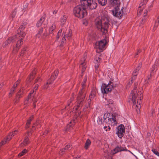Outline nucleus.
Segmentation results:
<instances>
[{
  "label": "nucleus",
  "instance_id": "f257e3e1",
  "mask_svg": "<svg viewBox=\"0 0 159 159\" xmlns=\"http://www.w3.org/2000/svg\"><path fill=\"white\" fill-rule=\"evenodd\" d=\"M87 79V76H85L81 84L82 88L79 92L77 98L76 106L74 107L73 109V112L76 113H78V114L80 113L79 111L83 106L84 102V99L86 95V93L84 91V88L85 87V83L86 82Z\"/></svg>",
  "mask_w": 159,
  "mask_h": 159
},
{
  "label": "nucleus",
  "instance_id": "f03ea898",
  "mask_svg": "<svg viewBox=\"0 0 159 159\" xmlns=\"http://www.w3.org/2000/svg\"><path fill=\"white\" fill-rule=\"evenodd\" d=\"M137 84V83H134V89L131 91L129 98L132 100L134 106H135L136 107L139 109L141 107V100L143 99V97L141 96L143 92L142 90L141 91H140V93L139 92L138 93L136 94V89Z\"/></svg>",
  "mask_w": 159,
  "mask_h": 159
},
{
  "label": "nucleus",
  "instance_id": "7ed1b4c3",
  "mask_svg": "<svg viewBox=\"0 0 159 159\" xmlns=\"http://www.w3.org/2000/svg\"><path fill=\"white\" fill-rule=\"evenodd\" d=\"M109 20L106 17H103L101 19L97 18L95 20V24L98 29L103 34L107 32V29L109 27Z\"/></svg>",
  "mask_w": 159,
  "mask_h": 159
},
{
  "label": "nucleus",
  "instance_id": "20e7f679",
  "mask_svg": "<svg viewBox=\"0 0 159 159\" xmlns=\"http://www.w3.org/2000/svg\"><path fill=\"white\" fill-rule=\"evenodd\" d=\"M73 13L75 16L81 19L86 16L87 13L84 6L80 4L75 7L73 10Z\"/></svg>",
  "mask_w": 159,
  "mask_h": 159
},
{
  "label": "nucleus",
  "instance_id": "39448f33",
  "mask_svg": "<svg viewBox=\"0 0 159 159\" xmlns=\"http://www.w3.org/2000/svg\"><path fill=\"white\" fill-rule=\"evenodd\" d=\"M80 3L84 6L86 9L87 8L92 10L95 9L97 6V3L93 0H81Z\"/></svg>",
  "mask_w": 159,
  "mask_h": 159
},
{
  "label": "nucleus",
  "instance_id": "423d86ee",
  "mask_svg": "<svg viewBox=\"0 0 159 159\" xmlns=\"http://www.w3.org/2000/svg\"><path fill=\"white\" fill-rule=\"evenodd\" d=\"M113 88V83L110 81L107 85L105 84H103L101 87V90L103 94H107L111 91Z\"/></svg>",
  "mask_w": 159,
  "mask_h": 159
},
{
  "label": "nucleus",
  "instance_id": "0eeeda50",
  "mask_svg": "<svg viewBox=\"0 0 159 159\" xmlns=\"http://www.w3.org/2000/svg\"><path fill=\"white\" fill-rule=\"evenodd\" d=\"M112 10V12L113 15L115 17L120 18L124 14L123 10L124 7H122L120 10V6L115 7Z\"/></svg>",
  "mask_w": 159,
  "mask_h": 159
},
{
  "label": "nucleus",
  "instance_id": "6e6552de",
  "mask_svg": "<svg viewBox=\"0 0 159 159\" xmlns=\"http://www.w3.org/2000/svg\"><path fill=\"white\" fill-rule=\"evenodd\" d=\"M15 36H16V38L15 39L16 43V47L14 48V50L16 52L18 51L21 45L23 44V39L22 38H21L19 33H17Z\"/></svg>",
  "mask_w": 159,
  "mask_h": 159
},
{
  "label": "nucleus",
  "instance_id": "1a4fd4ad",
  "mask_svg": "<svg viewBox=\"0 0 159 159\" xmlns=\"http://www.w3.org/2000/svg\"><path fill=\"white\" fill-rule=\"evenodd\" d=\"M104 121L103 122V123L104 122H107V125L108 124L110 125L111 126H114L117 123V122L116 120V118L115 116H112V117L109 118V117H106L105 118V115L104 116Z\"/></svg>",
  "mask_w": 159,
  "mask_h": 159
},
{
  "label": "nucleus",
  "instance_id": "9d476101",
  "mask_svg": "<svg viewBox=\"0 0 159 159\" xmlns=\"http://www.w3.org/2000/svg\"><path fill=\"white\" fill-rule=\"evenodd\" d=\"M58 72L57 70L55 71L54 73L52 75L50 79L48 80L46 84L44 86V88L47 89L49 87V85L51 84L52 82L56 79L58 75Z\"/></svg>",
  "mask_w": 159,
  "mask_h": 159
},
{
  "label": "nucleus",
  "instance_id": "9b49d317",
  "mask_svg": "<svg viewBox=\"0 0 159 159\" xmlns=\"http://www.w3.org/2000/svg\"><path fill=\"white\" fill-rule=\"evenodd\" d=\"M125 132V128L123 125L121 124L117 127L116 134L119 138H121L124 135L123 134Z\"/></svg>",
  "mask_w": 159,
  "mask_h": 159
},
{
  "label": "nucleus",
  "instance_id": "f8f14e48",
  "mask_svg": "<svg viewBox=\"0 0 159 159\" xmlns=\"http://www.w3.org/2000/svg\"><path fill=\"white\" fill-rule=\"evenodd\" d=\"M87 53H85L84 56L80 60V68L81 69L82 72H84L86 68V63L85 61L86 59Z\"/></svg>",
  "mask_w": 159,
  "mask_h": 159
},
{
  "label": "nucleus",
  "instance_id": "ddd939ff",
  "mask_svg": "<svg viewBox=\"0 0 159 159\" xmlns=\"http://www.w3.org/2000/svg\"><path fill=\"white\" fill-rule=\"evenodd\" d=\"M106 43V40L103 39L99 42H96V47L99 49L103 50L104 49Z\"/></svg>",
  "mask_w": 159,
  "mask_h": 159
},
{
  "label": "nucleus",
  "instance_id": "4468645a",
  "mask_svg": "<svg viewBox=\"0 0 159 159\" xmlns=\"http://www.w3.org/2000/svg\"><path fill=\"white\" fill-rule=\"evenodd\" d=\"M16 36H14L12 37H11L8 38L7 40L4 42L2 44V46L3 48H5L7 46H8L11 42L13 43L16 42Z\"/></svg>",
  "mask_w": 159,
  "mask_h": 159
},
{
  "label": "nucleus",
  "instance_id": "2eb2a0df",
  "mask_svg": "<svg viewBox=\"0 0 159 159\" xmlns=\"http://www.w3.org/2000/svg\"><path fill=\"white\" fill-rule=\"evenodd\" d=\"M17 130H15L12 133H11L10 134L8 135L6 139H4L0 143V146L5 144L7 141H9L11 139V137L15 135L17 133Z\"/></svg>",
  "mask_w": 159,
  "mask_h": 159
},
{
  "label": "nucleus",
  "instance_id": "dca6fc26",
  "mask_svg": "<svg viewBox=\"0 0 159 159\" xmlns=\"http://www.w3.org/2000/svg\"><path fill=\"white\" fill-rule=\"evenodd\" d=\"M159 65V63L158 61H156L154 64L152 66L151 69V70L150 73L151 75H153L154 73L157 70V67Z\"/></svg>",
  "mask_w": 159,
  "mask_h": 159
},
{
  "label": "nucleus",
  "instance_id": "f3484780",
  "mask_svg": "<svg viewBox=\"0 0 159 159\" xmlns=\"http://www.w3.org/2000/svg\"><path fill=\"white\" fill-rule=\"evenodd\" d=\"M36 74V71L35 69H34L30 73L27 79L26 80L27 83H30L34 79L35 75Z\"/></svg>",
  "mask_w": 159,
  "mask_h": 159
},
{
  "label": "nucleus",
  "instance_id": "a211bd4d",
  "mask_svg": "<svg viewBox=\"0 0 159 159\" xmlns=\"http://www.w3.org/2000/svg\"><path fill=\"white\" fill-rule=\"evenodd\" d=\"M126 150L127 149L126 148L118 146L113 150L112 152L113 154H115L120 152L123 151H126Z\"/></svg>",
  "mask_w": 159,
  "mask_h": 159
},
{
  "label": "nucleus",
  "instance_id": "6ab92c4d",
  "mask_svg": "<svg viewBox=\"0 0 159 159\" xmlns=\"http://www.w3.org/2000/svg\"><path fill=\"white\" fill-rule=\"evenodd\" d=\"M110 2L114 7L120 6V0H110Z\"/></svg>",
  "mask_w": 159,
  "mask_h": 159
},
{
  "label": "nucleus",
  "instance_id": "aec40b11",
  "mask_svg": "<svg viewBox=\"0 0 159 159\" xmlns=\"http://www.w3.org/2000/svg\"><path fill=\"white\" fill-rule=\"evenodd\" d=\"M45 20V18L44 17H42L39 20L36 24V26L39 27L42 25V27L43 26V25L45 26V24H43V22Z\"/></svg>",
  "mask_w": 159,
  "mask_h": 159
},
{
  "label": "nucleus",
  "instance_id": "412c9836",
  "mask_svg": "<svg viewBox=\"0 0 159 159\" xmlns=\"http://www.w3.org/2000/svg\"><path fill=\"white\" fill-rule=\"evenodd\" d=\"M148 12V11L147 10H145L144 12V14H143V17H144L143 18L140 22V26L142 25V24H143L145 22V19L147 18V16L146 15H147V13Z\"/></svg>",
  "mask_w": 159,
  "mask_h": 159
},
{
  "label": "nucleus",
  "instance_id": "4be33fe9",
  "mask_svg": "<svg viewBox=\"0 0 159 159\" xmlns=\"http://www.w3.org/2000/svg\"><path fill=\"white\" fill-rule=\"evenodd\" d=\"M56 28V25L53 23L49 28V32L50 34H52L53 32L55 30Z\"/></svg>",
  "mask_w": 159,
  "mask_h": 159
},
{
  "label": "nucleus",
  "instance_id": "5701e85b",
  "mask_svg": "<svg viewBox=\"0 0 159 159\" xmlns=\"http://www.w3.org/2000/svg\"><path fill=\"white\" fill-rule=\"evenodd\" d=\"M23 92L22 91L21 89H20L19 91L17 93L16 95V102H17L18 101L19 99L21 97L22 95V94Z\"/></svg>",
  "mask_w": 159,
  "mask_h": 159
},
{
  "label": "nucleus",
  "instance_id": "b1692460",
  "mask_svg": "<svg viewBox=\"0 0 159 159\" xmlns=\"http://www.w3.org/2000/svg\"><path fill=\"white\" fill-rule=\"evenodd\" d=\"M91 141L89 139H88L85 144L84 148L86 149H87L90 146L91 144Z\"/></svg>",
  "mask_w": 159,
  "mask_h": 159
},
{
  "label": "nucleus",
  "instance_id": "393cba45",
  "mask_svg": "<svg viewBox=\"0 0 159 159\" xmlns=\"http://www.w3.org/2000/svg\"><path fill=\"white\" fill-rule=\"evenodd\" d=\"M34 117L33 116H30L28 120L27 121V123L26 124V128H28L29 127V125L30 124L31 121L33 119Z\"/></svg>",
  "mask_w": 159,
  "mask_h": 159
},
{
  "label": "nucleus",
  "instance_id": "a878e982",
  "mask_svg": "<svg viewBox=\"0 0 159 159\" xmlns=\"http://www.w3.org/2000/svg\"><path fill=\"white\" fill-rule=\"evenodd\" d=\"M29 143V139L28 137H26L24 140L23 143H21L22 146H26Z\"/></svg>",
  "mask_w": 159,
  "mask_h": 159
},
{
  "label": "nucleus",
  "instance_id": "bb28decb",
  "mask_svg": "<svg viewBox=\"0 0 159 159\" xmlns=\"http://www.w3.org/2000/svg\"><path fill=\"white\" fill-rule=\"evenodd\" d=\"M94 96L92 95H91L89 96V99H88L87 101V103L88 105L87 106V107L88 108V107H90L91 100L93 98V97Z\"/></svg>",
  "mask_w": 159,
  "mask_h": 159
},
{
  "label": "nucleus",
  "instance_id": "cd10ccee",
  "mask_svg": "<svg viewBox=\"0 0 159 159\" xmlns=\"http://www.w3.org/2000/svg\"><path fill=\"white\" fill-rule=\"evenodd\" d=\"M99 4L104 6L107 3V0H98Z\"/></svg>",
  "mask_w": 159,
  "mask_h": 159
},
{
  "label": "nucleus",
  "instance_id": "c85d7f7f",
  "mask_svg": "<svg viewBox=\"0 0 159 159\" xmlns=\"http://www.w3.org/2000/svg\"><path fill=\"white\" fill-rule=\"evenodd\" d=\"M66 20V16H64L62 17L61 18V21L62 25L63 24L65 23Z\"/></svg>",
  "mask_w": 159,
  "mask_h": 159
},
{
  "label": "nucleus",
  "instance_id": "c756f323",
  "mask_svg": "<svg viewBox=\"0 0 159 159\" xmlns=\"http://www.w3.org/2000/svg\"><path fill=\"white\" fill-rule=\"evenodd\" d=\"M27 47L26 46L25 47L21 52H20V56H23L25 53V52L26 51Z\"/></svg>",
  "mask_w": 159,
  "mask_h": 159
},
{
  "label": "nucleus",
  "instance_id": "7c9ffc66",
  "mask_svg": "<svg viewBox=\"0 0 159 159\" xmlns=\"http://www.w3.org/2000/svg\"><path fill=\"white\" fill-rule=\"evenodd\" d=\"M138 71L137 70H136V69L134 71L133 74V76L132 77V79H135V77L137 75L138 73Z\"/></svg>",
  "mask_w": 159,
  "mask_h": 159
},
{
  "label": "nucleus",
  "instance_id": "2f4dec72",
  "mask_svg": "<svg viewBox=\"0 0 159 159\" xmlns=\"http://www.w3.org/2000/svg\"><path fill=\"white\" fill-rule=\"evenodd\" d=\"M27 152V150L25 149L23 150L20 153L18 154V156L19 157H20L24 155L25 153Z\"/></svg>",
  "mask_w": 159,
  "mask_h": 159
},
{
  "label": "nucleus",
  "instance_id": "473e14b6",
  "mask_svg": "<svg viewBox=\"0 0 159 159\" xmlns=\"http://www.w3.org/2000/svg\"><path fill=\"white\" fill-rule=\"evenodd\" d=\"M16 14V9H15L14 11L11 12V14L10 17H12V18H14Z\"/></svg>",
  "mask_w": 159,
  "mask_h": 159
},
{
  "label": "nucleus",
  "instance_id": "72a5a7b5",
  "mask_svg": "<svg viewBox=\"0 0 159 159\" xmlns=\"http://www.w3.org/2000/svg\"><path fill=\"white\" fill-rule=\"evenodd\" d=\"M152 151L154 154L158 156H159V152L156 149L153 148L152 150Z\"/></svg>",
  "mask_w": 159,
  "mask_h": 159
},
{
  "label": "nucleus",
  "instance_id": "f704fd0d",
  "mask_svg": "<svg viewBox=\"0 0 159 159\" xmlns=\"http://www.w3.org/2000/svg\"><path fill=\"white\" fill-rule=\"evenodd\" d=\"M101 61V59L99 57H96L94 58V62L96 64L98 63Z\"/></svg>",
  "mask_w": 159,
  "mask_h": 159
},
{
  "label": "nucleus",
  "instance_id": "c9c22d12",
  "mask_svg": "<svg viewBox=\"0 0 159 159\" xmlns=\"http://www.w3.org/2000/svg\"><path fill=\"white\" fill-rule=\"evenodd\" d=\"M20 34H19V32H18L17 33H19L20 36L21 38H23L25 37V33L23 32L20 31Z\"/></svg>",
  "mask_w": 159,
  "mask_h": 159
},
{
  "label": "nucleus",
  "instance_id": "e433bc0d",
  "mask_svg": "<svg viewBox=\"0 0 159 159\" xmlns=\"http://www.w3.org/2000/svg\"><path fill=\"white\" fill-rule=\"evenodd\" d=\"M143 11V10L142 9V8L141 7H139L138 10V16H140L141 12Z\"/></svg>",
  "mask_w": 159,
  "mask_h": 159
},
{
  "label": "nucleus",
  "instance_id": "4c0bfd02",
  "mask_svg": "<svg viewBox=\"0 0 159 159\" xmlns=\"http://www.w3.org/2000/svg\"><path fill=\"white\" fill-rule=\"evenodd\" d=\"M45 26H42V27L39 29L38 33V34H41L42 33L43 31V28H45Z\"/></svg>",
  "mask_w": 159,
  "mask_h": 159
},
{
  "label": "nucleus",
  "instance_id": "58836bf2",
  "mask_svg": "<svg viewBox=\"0 0 159 159\" xmlns=\"http://www.w3.org/2000/svg\"><path fill=\"white\" fill-rule=\"evenodd\" d=\"M135 80V79H132V78L131 80L130 81H129V83H128V84L127 85V87H130V85H131L132 84L134 80Z\"/></svg>",
  "mask_w": 159,
  "mask_h": 159
},
{
  "label": "nucleus",
  "instance_id": "ea45409f",
  "mask_svg": "<svg viewBox=\"0 0 159 159\" xmlns=\"http://www.w3.org/2000/svg\"><path fill=\"white\" fill-rule=\"evenodd\" d=\"M25 28L24 25H21L19 29H18V32H19V31H23Z\"/></svg>",
  "mask_w": 159,
  "mask_h": 159
},
{
  "label": "nucleus",
  "instance_id": "a19ab883",
  "mask_svg": "<svg viewBox=\"0 0 159 159\" xmlns=\"http://www.w3.org/2000/svg\"><path fill=\"white\" fill-rule=\"evenodd\" d=\"M142 65V63L140 62L139 63L138 66L136 67V68L135 69L136 70H137L139 71V70L140 69V68L141 67Z\"/></svg>",
  "mask_w": 159,
  "mask_h": 159
},
{
  "label": "nucleus",
  "instance_id": "79ce46f5",
  "mask_svg": "<svg viewBox=\"0 0 159 159\" xmlns=\"http://www.w3.org/2000/svg\"><path fill=\"white\" fill-rule=\"evenodd\" d=\"M32 96V95H30V94L28 96V99H26L25 100V104H27L28 102L29 101V100L31 98Z\"/></svg>",
  "mask_w": 159,
  "mask_h": 159
},
{
  "label": "nucleus",
  "instance_id": "37998d69",
  "mask_svg": "<svg viewBox=\"0 0 159 159\" xmlns=\"http://www.w3.org/2000/svg\"><path fill=\"white\" fill-rule=\"evenodd\" d=\"M104 129L106 130V131H107L108 130H110L111 129V127H110L109 125L108 126H107L105 125L103 127Z\"/></svg>",
  "mask_w": 159,
  "mask_h": 159
},
{
  "label": "nucleus",
  "instance_id": "c03bdc74",
  "mask_svg": "<svg viewBox=\"0 0 159 159\" xmlns=\"http://www.w3.org/2000/svg\"><path fill=\"white\" fill-rule=\"evenodd\" d=\"M15 89L14 88H11V91L9 93V95H11V96L15 92Z\"/></svg>",
  "mask_w": 159,
  "mask_h": 159
},
{
  "label": "nucleus",
  "instance_id": "a18cd8bd",
  "mask_svg": "<svg viewBox=\"0 0 159 159\" xmlns=\"http://www.w3.org/2000/svg\"><path fill=\"white\" fill-rule=\"evenodd\" d=\"M113 103V101L111 99H109L108 101H107V105H109L111 104H112Z\"/></svg>",
  "mask_w": 159,
  "mask_h": 159
},
{
  "label": "nucleus",
  "instance_id": "49530a36",
  "mask_svg": "<svg viewBox=\"0 0 159 159\" xmlns=\"http://www.w3.org/2000/svg\"><path fill=\"white\" fill-rule=\"evenodd\" d=\"M41 79L40 78V77H37L35 80L34 83H36L38 82H40L41 81Z\"/></svg>",
  "mask_w": 159,
  "mask_h": 159
},
{
  "label": "nucleus",
  "instance_id": "de8ad7c7",
  "mask_svg": "<svg viewBox=\"0 0 159 159\" xmlns=\"http://www.w3.org/2000/svg\"><path fill=\"white\" fill-rule=\"evenodd\" d=\"M68 148V145H67L65 147L64 149H62L60 151V153L61 152L62 153L63 152H64V151L65 150L67 149Z\"/></svg>",
  "mask_w": 159,
  "mask_h": 159
},
{
  "label": "nucleus",
  "instance_id": "09e8293b",
  "mask_svg": "<svg viewBox=\"0 0 159 159\" xmlns=\"http://www.w3.org/2000/svg\"><path fill=\"white\" fill-rule=\"evenodd\" d=\"M151 75H150L148 76V77L147 79V80H146L145 81L146 83L148 84L149 83V80L150 79V78L151 77Z\"/></svg>",
  "mask_w": 159,
  "mask_h": 159
},
{
  "label": "nucleus",
  "instance_id": "8fccbe9b",
  "mask_svg": "<svg viewBox=\"0 0 159 159\" xmlns=\"http://www.w3.org/2000/svg\"><path fill=\"white\" fill-rule=\"evenodd\" d=\"M61 34H58V33H57V35L56 37V40L57 41L59 39L60 37L61 36Z\"/></svg>",
  "mask_w": 159,
  "mask_h": 159
},
{
  "label": "nucleus",
  "instance_id": "3c124183",
  "mask_svg": "<svg viewBox=\"0 0 159 159\" xmlns=\"http://www.w3.org/2000/svg\"><path fill=\"white\" fill-rule=\"evenodd\" d=\"M141 52V50H138L135 54V57H137V55H138L140 52Z\"/></svg>",
  "mask_w": 159,
  "mask_h": 159
},
{
  "label": "nucleus",
  "instance_id": "603ef678",
  "mask_svg": "<svg viewBox=\"0 0 159 159\" xmlns=\"http://www.w3.org/2000/svg\"><path fill=\"white\" fill-rule=\"evenodd\" d=\"M39 86L38 84H36L35 85V87H34V91H36V90L38 89V88Z\"/></svg>",
  "mask_w": 159,
  "mask_h": 159
},
{
  "label": "nucleus",
  "instance_id": "864d4df0",
  "mask_svg": "<svg viewBox=\"0 0 159 159\" xmlns=\"http://www.w3.org/2000/svg\"><path fill=\"white\" fill-rule=\"evenodd\" d=\"M75 95V93H73L72 94V95H71V96H72V98H71V99H70V100H71V101H72V100H73L74 99V96Z\"/></svg>",
  "mask_w": 159,
  "mask_h": 159
},
{
  "label": "nucleus",
  "instance_id": "5fc2aeb1",
  "mask_svg": "<svg viewBox=\"0 0 159 159\" xmlns=\"http://www.w3.org/2000/svg\"><path fill=\"white\" fill-rule=\"evenodd\" d=\"M64 43V41H62L59 46L60 47H62L63 46V44Z\"/></svg>",
  "mask_w": 159,
  "mask_h": 159
},
{
  "label": "nucleus",
  "instance_id": "6e6d98bb",
  "mask_svg": "<svg viewBox=\"0 0 159 159\" xmlns=\"http://www.w3.org/2000/svg\"><path fill=\"white\" fill-rule=\"evenodd\" d=\"M17 84L15 83L14 84V85H13L12 88H14V89H15V88L17 87Z\"/></svg>",
  "mask_w": 159,
  "mask_h": 159
},
{
  "label": "nucleus",
  "instance_id": "4d7b16f0",
  "mask_svg": "<svg viewBox=\"0 0 159 159\" xmlns=\"http://www.w3.org/2000/svg\"><path fill=\"white\" fill-rule=\"evenodd\" d=\"M159 25V20H158L157 22H156L155 25L156 26H158V25Z\"/></svg>",
  "mask_w": 159,
  "mask_h": 159
},
{
  "label": "nucleus",
  "instance_id": "13d9d810",
  "mask_svg": "<svg viewBox=\"0 0 159 159\" xmlns=\"http://www.w3.org/2000/svg\"><path fill=\"white\" fill-rule=\"evenodd\" d=\"M62 29H60L59 31H58V32L57 33H58V34H61V33H62Z\"/></svg>",
  "mask_w": 159,
  "mask_h": 159
},
{
  "label": "nucleus",
  "instance_id": "bf43d9fd",
  "mask_svg": "<svg viewBox=\"0 0 159 159\" xmlns=\"http://www.w3.org/2000/svg\"><path fill=\"white\" fill-rule=\"evenodd\" d=\"M34 90H32L30 92V93H29L30 94V95H32L33 94V93H34Z\"/></svg>",
  "mask_w": 159,
  "mask_h": 159
},
{
  "label": "nucleus",
  "instance_id": "052dcab7",
  "mask_svg": "<svg viewBox=\"0 0 159 159\" xmlns=\"http://www.w3.org/2000/svg\"><path fill=\"white\" fill-rule=\"evenodd\" d=\"M57 11L56 10H55L53 11V13L54 14H55L57 13Z\"/></svg>",
  "mask_w": 159,
  "mask_h": 159
},
{
  "label": "nucleus",
  "instance_id": "680f3d73",
  "mask_svg": "<svg viewBox=\"0 0 159 159\" xmlns=\"http://www.w3.org/2000/svg\"><path fill=\"white\" fill-rule=\"evenodd\" d=\"M67 126H68V127H67V128H66V130H65V131H69V125H68V124L67 125Z\"/></svg>",
  "mask_w": 159,
  "mask_h": 159
},
{
  "label": "nucleus",
  "instance_id": "e2e57ef3",
  "mask_svg": "<svg viewBox=\"0 0 159 159\" xmlns=\"http://www.w3.org/2000/svg\"><path fill=\"white\" fill-rule=\"evenodd\" d=\"M20 82V80H18L15 83V84H17V85Z\"/></svg>",
  "mask_w": 159,
  "mask_h": 159
},
{
  "label": "nucleus",
  "instance_id": "0e129e2a",
  "mask_svg": "<svg viewBox=\"0 0 159 159\" xmlns=\"http://www.w3.org/2000/svg\"><path fill=\"white\" fill-rule=\"evenodd\" d=\"M66 40V37H65V36H64L63 38H62V41H64V40Z\"/></svg>",
  "mask_w": 159,
  "mask_h": 159
},
{
  "label": "nucleus",
  "instance_id": "69168bd1",
  "mask_svg": "<svg viewBox=\"0 0 159 159\" xmlns=\"http://www.w3.org/2000/svg\"><path fill=\"white\" fill-rule=\"evenodd\" d=\"M148 0H143L144 3H145L146 2L148 1Z\"/></svg>",
  "mask_w": 159,
  "mask_h": 159
},
{
  "label": "nucleus",
  "instance_id": "338daca9",
  "mask_svg": "<svg viewBox=\"0 0 159 159\" xmlns=\"http://www.w3.org/2000/svg\"><path fill=\"white\" fill-rule=\"evenodd\" d=\"M95 67V69H97L98 67V65H96Z\"/></svg>",
  "mask_w": 159,
  "mask_h": 159
},
{
  "label": "nucleus",
  "instance_id": "774afa93",
  "mask_svg": "<svg viewBox=\"0 0 159 159\" xmlns=\"http://www.w3.org/2000/svg\"><path fill=\"white\" fill-rule=\"evenodd\" d=\"M3 85V84H0V89L2 87Z\"/></svg>",
  "mask_w": 159,
  "mask_h": 159
}]
</instances>
